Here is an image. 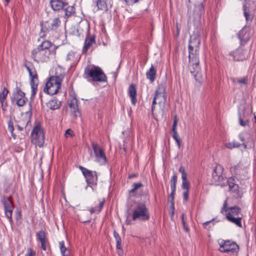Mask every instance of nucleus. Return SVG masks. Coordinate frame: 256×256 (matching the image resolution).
Returning a JSON list of instances; mask_svg holds the SVG:
<instances>
[{
    "mask_svg": "<svg viewBox=\"0 0 256 256\" xmlns=\"http://www.w3.org/2000/svg\"><path fill=\"white\" fill-rule=\"evenodd\" d=\"M200 44V39L199 35L194 34L190 36L188 44L189 66L190 73L194 77L196 80L198 82H200L202 79L199 66Z\"/></svg>",
    "mask_w": 256,
    "mask_h": 256,
    "instance_id": "f257e3e1",
    "label": "nucleus"
},
{
    "mask_svg": "<svg viewBox=\"0 0 256 256\" xmlns=\"http://www.w3.org/2000/svg\"><path fill=\"white\" fill-rule=\"evenodd\" d=\"M61 22L58 17H56L48 20L40 22V38H50L60 25Z\"/></svg>",
    "mask_w": 256,
    "mask_h": 256,
    "instance_id": "f03ea898",
    "label": "nucleus"
},
{
    "mask_svg": "<svg viewBox=\"0 0 256 256\" xmlns=\"http://www.w3.org/2000/svg\"><path fill=\"white\" fill-rule=\"evenodd\" d=\"M84 78L89 82H107V77L103 70L98 66L86 68L84 71Z\"/></svg>",
    "mask_w": 256,
    "mask_h": 256,
    "instance_id": "7ed1b4c3",
    "label": "nucleus"
},
{
    "mask_svg": "<svg viewBox=\"0 0 256 256\" xmlns=\"http://www.w3.org/2000/svg\"><path fill=\"white\" fill-rule=\"evenodd\" d=\"M150 218V214L146 204L142 202L136 203L134 208L132 219L134 220L147 221Z\"/></svg>",
    "mask_w": 256,
    "mask_h": 256,
    "instance_id": "20e7f679",
    "label": "nucleus"
},
{
    "mask_svg": "<svg viewBox=\"0 0 256 256\" xmlns=\"http://www.w3.org/2000/svg\"><path fill=\"white\" fill-rule=\"evenodd\" d=\"M64 78V74L52 76L46 84L44 92L50 95L56 94L60 89L62 82Z\"/></svg>",
    "mask_w": 256,
    "mask_h": 256,
    "instance_id": "39448f33",
    "label": "nucleus"
},
{
    "mask_svg": "<svg viewBox=\"0 0 256 256\" xmlns=\"http://www.w3.org/2000/svg\"><path fill=\"white\" fill-rule=\"evenodd\" d=\"M31 142L36 146L42 147L44 142V133L39 123L36 124L31 132Z\"/></svg>",
    "mask_w": 256,
    "mask_h": 256,
    "instance_id": "423d86ee",
    "label": "nucleus"
},
{
    "mask_svg": "<svg viewBox=\"0 0 256 256\" xmlns=\"http://www.w3.org/2000/svg\"><path fill=\"white\" fill-rule=\"evenodd\" d=\"M224 168L221 165H216L214 168L212 173V180L216 185H220L222 187L226 186L224 182L226 177L223 174Z\"/></svg>",
    "mask_w": 256,
    "mask_h": 256,
    "instance_id": "0eeeda50",
    "label": "nucleus"
},
{
    "mask_svg": "<svg viewBox=\"0 0 256 256\" xmlns=\"http://www.w3.org/2000/svg\"><path fill=\"white\" fill-rule=\"evenodd\" d=\"M24 66L28 72L30 76V84L32 88V94L30 98L34 97L37 91L38 86V76L35 69L33 70L30 68V66L27 64H24Z\"/></svg>",
    "mask_w": 256,
    "mask_h": 256,
    "instance_id": "6e6552de",
    "label": "nucleus"
},
{
    "mask_svg": "<svg viewBox=\"0 0 256 256\" xmlns=\"http://www.w3.org/2000/svg\"><path fill=\"white\" fill-rule=\"evenodd\" d=\"M79 168L82 171L84 176L86 178L88 184L92 186H96L98 182V176L96 171H92L87 169L82 166H80Z\"/></svg>",
    "mask_w": 256,
    "mask_h": 256,
    "instance_id": "1a4fd4ad",
    "label": "nucleus"
},
{
    "mask_svg": "<svg viewBox=\"0 0 256 256\" xmlns=\"http://www.w3.org/2000/svg\"><path fill=\"white\" fill-rule=\"evenodd\" d=\"M50 50H41L36 48L32 52V57L34 60L38 62H46L49 59Z\"/></svg>",
    "mask_w": 256,
    "mask_h": 256,
    "instance_id": "9d476101",
    "label": "nucleus"
},
{
    "mask_svg": "<svg viewBox=\"0 0 256 256\" xmlns=\"http://www.w3.org/2000/svg\"><path fill=\"white\" fill-rule=\"evenodd\" d=\"M253 34L252 28L245 26L238 34V38L240 40V44L244 46Z\"/></svg>",
    "mask_w": 256,
    "mask_h": 256,
    "instance_id": "9b49d317",
    "label": "nucleus"
},
{
    "mask_svg": "<svg viewBox=\"0 0 256 256\" xmlns=\"http://www.w3.org/2000/svg\"><path fill=\"white\" fill-rule=\"evenodd\" d=\"M230 55L233 56L234 60L236 61H242L248 58V52L245 48L244 46L240 44L236 50L230 53Z\"/></svg>",
    "mask_w": 256,
    "mask_h": 256,
    "instance_id": "f8f14e48",
    "label": "nucleus"
},
{
    "mask_svg": "<svg viewBox=\"0 0 256 256\" xmlns=\"http://www.w3.org/2000/svg\"><path fill=\"white\" fill-rule=\"evenodd\" d=\"M220 246L219 250L222 252H236L238 250V245L236 242L230 240H222L220 242Z\"/></svg>",
    "mask_w": 256,
    "mask_h": 256,
    "instance_id": "ddd939ff",
    "label": "nucleus"
},
{
    "mask_svg": "<svg viewBox=\"0 0 256 256\" xmlns=\"http://www.w3.org/2000/svg\"><path fill=\"white\" fill-rule=\"evenodd\" d=\"M28 99L25 96V93L19 87L16 88V91L14 92V96L11 98L12 102H16L18 106H24Z\"/></svg>",
    "mask_w": 256,
    "mask_h": 256,
    "instance_id": "4468645a",
    "label": "nucleus"
},
{
    "mask_svg": "<svg viewBox=\"0 0 256 256\" xmlns=\"http://www.w3.org/2000/svg\"><path fill=\"white\" fill-rule=\"evenodd\" d=\"M92 146L98 162L102 164H104L107 162L106 156L104 150L98 144L92 142Z\"/></svg>",
    "mask_w": 256,
    "mask_h": 256,
    "instance_id": "2eb2a0df",
    "label": "nucleus"
},
{
    "mask_svg": "<svg viewBox=\"0 0 256 256\" xmlns=\"http://www.w3.org/2000/svg\"><path fill=\"white\" fill-rule=\"evenodd\" d=\"M4 208V213L10 222H12V214L14 210V204L10 197L4 198L2 201Z\"/></svg>",
    "mask_w": 256,
    "mask_h": 256,
    "instance_id": "dca6fc26",
    "label": "nucleus"
},
{
    "mask_svg": "<svg viewBox=\"0 0 256 256\" xmlns=\"http://www.w3.org/2000/svg\"><path fill=\"white\" fill-rule=\"evenodd\" d=\"M154 97L156 98L158 104H164L166 100V86L162 84H158L154 93Z\"/></svg>",
    "mask_w": 256,
    "mask_h": 256,
    "instance_id": "f3484780",
    "label": "nucleus"
},
{
    "mask_svg": "<svg viewBox=\"0 0 256 256\" xmlns=\"http://www.w3.org/2000/svg\"><path fill=\"white\" fill-rule=\"evenodd\" d=\"M220 212L222 214H230L232 216H239L241 212V209L238 206L227 207V201L225 200L222 208Z\"/></svg>",
    "mask_w": 256,
    "mask_h": 256,
    "instance_id": "a211bd4d",
    "label": "nucleus"
},
{
    "mask_svg": "<svg viewBox=\"0 0 256 256\" xmlns=\"http://www.w3.org/2000/svg\"><path fill=\"white\" fill-rule=\"evenodd\" d=\"M78 100L75 96L68 100L70 112L76 118L80 116V112L78 106Z\"/></svg>",
    "mask_w": 256,
    "mask_h": 256,
    "instance_id": "6ab92c4d",
    "label": "nucleus"
},
{
    "mask_svg": "<svg viewBox=\"0 0 256 256\" xmlns=\"http://www.w3.org/2000/svg\"><path fill=\"white\" fill-rule=\"evenodd\" d=\"M50 4L52 8L54 11L62 10L68 5V3L64 0H50Z\"/></svg>",
    "mask_w": 256,
    "mask_h": 256,
    "instance_id": "aec40b11",
    "label": "nucleus"
},
{
    "mask_svg": "<svg viewBox=\"0 0 256 256\" xmlns=\"http://www.w3.org/2000/svg\"><path fill=\"white\" fill-rule=\"evenodd\" d=\"M204 6L203 2L196 5L194 7L193 16L196 20H200L201 18L202 14L204 12Z\"/></svg>",
    "mask_w": 256,
    "mask_h": 256,
    "instance_id": "412c9836",
    "label": "nucleus"
},
{
    "mask_svg": "<svg viewBox=\"0 0 256 256\" xmlns=\"http://www.w3.org/2000/svg\"><path fill=\"white\" fill-rule=\"evenodd\" d=\"M128 94L130 98L132 104L135 105L137 102V98L136 86L134 84H131L129 86Z\"/></svg>",
    "mask_w": 256,
    "mask_h": 256,
    "instance_id": "4be33fe9",
    "label": "nucleus"
},
{
    "mask_svg": "<svg viewBox=\"0 0 256 256\" xmlns=\"http://www.w3.org/2000/svg\"><path fill=\"white\" fill-rule=\"evenodd\" d=\"M94 36H87L84 41V45L82 48V52L86 53L88 50L90 48L92 44L96 43Z\"/></svg>",
    "mask_w": 256,
    "mask_h": 256,
    "instance_id": "5701e85b",
    "label": "nucleus"
},
{
    "mask_svg": "<svg viewBox=\"0 0 256 256\" xmlns=\"http://www.w3.org/2000/svg\"><path fill=\"white\" fill-rule=\"evenodd\" d=\"M234 179L232 178H229L228 179L226 178L224 180L226 186L228 185L230 190L236 193H238L239 192L238 186L234 182Z\"/></svg>",
    "mask_w": 256,
    "mask_h": 256,
    "instance_id": "b1692460",
    "label": "nucleus"
},
{
    "mask_svg": "<svg viewBox=\"0 0 256 256\" xmlns=\"http://www.w3.org/2000/svg\"><path fill=\"white\" fill-rule=\"evenodd\" d=\"M46 106L52 110H56L60 107L61 102L57 98H54L46 104Z\"/></svg>",
    "mask_w": 256,
    "mask_h": 256,
    "instance_id": "393cba45",
    "label": "nucleus"
},
{
    "mask_svg": "<svg viewBox=\"0 0 256 256\" xmlns=\"http://www.w3.org/2000/svg\"><path fill=\"white\" fill-rule=\"evenodd\" d=\"M226 218L230 222L234 224L238 227L242 228L241 216H232L230 214H226Z\"/></svg>",
    "mask_w": 256,
    "mask_h": 256,
    "instance_id": "a878e982",
    "label": "nucleus"
},
{
    "mask_svg": "<svg viewBox=\"0 0 256 256\" xmlns=\"http://www.w3.org/2000/svg\"><path fill=\"white\" fill-rule=\"evenodd\" d=\"M156 69L152 65L149 70L146 73L147 78L150 80L151 82H154L156 80Z\"/></svg>",
    "mask_w": 256,
    "mask_h": 256,
    "instance_id": "bb28decb",
    "label": "nucleus"
},
{
    "mask_svg": "<svg viewBox=\"0 0 256 256\" xmlns=\"http://www.w3.org/2000/svg\"><path fill=\"white\" fill-rule=\"evenodd\" d=\"M52 46V44L49 40H44L36 48L41 49V50H50L49 48Z\"/></svg>",
    "mask_w": 256,
    "mask_h": 256,
    "instance_id": "cd10ccee",
    "label": "nucleus"
},
{
    "mask_svg": "<svg viewBox=\"0 0 256 256\" xmlns=\"http://www.w3.org/2000/svg\"><path fill=\"white\" fill-rule=\"evenodd\" d=\"M63 10L65 12V18H68L75 14V8L74 6L67 5Z\"/></svg>",
    "mask_w": 256,
    "mask_h": 256,
    "instance_id": "c85d7f7f",
    "label": "nucleus"
},
{
    "mask_svg": "<svg viewBox=\"0 0 256 256\" xmlns=\"http://www.w3.org/2000/svg\"><path fill=\"white\" fill-rule=\"evenodd\" d=\"M59 246L62 256H69L70 254V250L68 248L65 246L64 242V241H61L59 242Z\"/></svg>",
    "mask_w": 256,
    "mask_h": 256,
    "instance_id": "c756f323",
    "label": "nucleus"
},
{
    "mask_svg": "<svg viewBox=\"0 0 256 256\" xmlns=\"http://www.w3.org/2000/svg\"><path fill=\"white\" fill-rule=\"evenodd\" d=\"M96 6L98 10L107 11L108 10L106 0H98Z\"/></svg>",
    "mask_w": 256,
    "mask_h": 256,
    "instance_id": "7c9ffc66",
    "label": "nucleus"
},
{
    "mask_svg": "<svg viewBox=\"0 0 256 256\" xmlns=\"http://www.w3.org/2000/svg\"><path fill=\"white\" fill-rule=\"evenodd\" d=\"M104 202H105V200L102 199V200H100V202L98 206L92 208L90 209V213L93 214V213H95V212H97V213L100 212L104 206Z\"/></svg>",
    "mask_w": 256,
    "mask_h": 256,
    "instance_id": "2f4dec72",
    "label": "nucleus"
},
{
    "mask_svg": "<svg viewBox=\"0 0 256 256\" xmlns=\"http://www.w3.org/2000/svg\"><path fill=\"white\" fill-rule=\"evenodd\" d=\"M231 80L234 83L237 82L246 86L248 84V77L247 76L242 78H232Z\"/></svg>",
    "mask_w": 256,
    "mask_h": 256,
    "instance_id": "473e14b6",
    "label": "nucleus"
},
{
    "mask_svg": "<svg viewBox=\"0 0 256 256\" xmlns=\"http://www.w3.org/2000/svg\"><path fill=\"white\" fill-rule=\"evenodd\" d=\"M8 92V90L6 88H4L2 92L0 93V102L2 104V108H4V101H5L6 99Z\"/></svg>",
    "mask_w": 256,
    "mask_h": 256,
    "instance_id": "72a5a7b5",
    "label": "nucleus"
},
{
    "mask_svg": "<svg viewBox=\"0 0 256 256\" xmlns=\"http://www.w3.org/2000/svg\"><path fill=\"white\" fill-rule=\"evenodd\" d=\"M143 186V184L142 182H138V183H134L132 184V188L129 190V194H132L133 196H136V192L140 188H142Z\"/></svg>",
    "mask_w": 256,
    "mask_h": 256,
    "instance_id": "f704fd0d",
    "label": "nucleus"
},
{
    "mask_svg": "<svg viewBox=\"0 0 256 256\" xmlns=\"http://www.w3.org/2000/svg\"><path fill=\"white\" fill-rule=\"evenodd\" d=\"M36 239L40 242L47 240L46 234L44 230H40L36 233Z\"/></svg>",
    "mask_w": 256,
    "mask_h": 256,
    "instance_id": "c9c22d12",
    "label": "nucleus"
},
{
    "mask_svg": "<svg viewBox=\"0 0 256 256\" xmlns=\"http://www.w3.org/2000/svg\"><path fill=\"white\" fill-rule=\"evenodd\" d=\"M244 14L245 16L246 20L247 22H252L253 20L254 16L247 10L246 6H244Z\"/></svg>",
    "mask_w": 256,
    "mask_h": 256,
    "instance_id": "e433bc0d",
    "label": "nucleus"
},
{
    "mask_svg": "<svg viewBox=\"0 0 256 256\" xmlns=\"http://www.w3.org/2000/svg\"><path fill=\"white\" fill-rule=\"evenodd\" d=\"M226 146L229 149H232L234 148H236L240 146V144L236 142L233 141L232 142H230L226 143L225 144Z\"/></svg>",
    "mask_w": 256,
    "mask_h": 256,
    "instance_id": "4c0bfd02",
    "label": "nucleus"
},
{
    "mask_svg": "<svg viewBox=\"0 0 256 256\" xmlns=\"http://www.w3.org/2000/svg\"><path fill=\"white\" fill-rule=\"evenodd\" d=\"M182 188L184 190H189L190 188V184L187 180V178H182Z\"/></svg>",
    "mask_w": 256,
    "mask_h": 256,
    "instance_id": "58836bf2",
    "label": "nucleus"
},
{
    "mask_svg": "<svg viewBox=\"0 0 256 256\" xmlns=\"http://www.w3.org/2000/svg\"><path fill=\"white\" fill-rule=\"evenodd\" d=\"M177 182V176L174 174L172 176L170 180V188L172 190H176V184Z\"/></svg>",
    "mask_w": 256,
    "mask_h": 256,
    "instance_id": "ea45409f",
    "label": "nucleus"
},
{
    "mask_svg": "<svg viewBox=\"0 0 256 256\" xmlns=\"http://www.w3.org/2000/svg\"><path fill=\"white\" fill-rule=\"evenodd\" d=\"M8 130L10 132L12 136L14 138V139L16 138V134L14 133V123L11 120L8 121Z\"/></svg>",
    "mask_w": 256,
    "mask_h": 256,
    "instance_id": "a19ab883",
    "label": "nucleus"
},
{
    "mask_svg": "<svg viewBox=\"0 0 256 256\" xmlns=\"http://www.w3.org/2000/svg\"><path fill=\"white\" fill-rule=\"evenodd\" d=\"M172 137L174 139V140L176 142V143L178 144V146L179 148H180V142H181V140L180 137L179 136L178 133L177 132H174Z\"/></svg>",
    "mask_w": 256,
    "mask_h": 256,
    "instance_id": "79ce46f5",
    "label": "nucleus"
},
{
    "mask_svg": "<svg viewBox=\"0 0 256 256\" xmlns=\"http://www.w3.org/2000/svg\"><path fill=\"white\" fill-rule=\"evenodd\" d=\"M185 216H186L185 214L184 213L182 214L181 216L182 224L183 228L185 232H188L190 231V228L186 224V222L185 220Z\"/></svg>",
    "mask_w": 256,
    "mask_h": 256,
    "instance_id": "37998d69",
    "label": "nucleus"
},
{
    "mask_svg": "<svg viewBox=\"0 0 256 256\" xmlns=\"http://www.w3.org/2000/svg\"><path fill=\"white\" fill-rule=\"evenodd\" d=\"M176 193V190H172V192L169 195L168 198V201L172 204V208L174 207V194Z\"/></svg>",
    "mask_w": 256,
    "mask_h": 256,
    "instance_id": "c03bdc74",
    "label": "nucleus"
},
{
    "mask_svg": "<svg viewBox=\"0 0 256 256\" xmlns=\"http://www.w3.org/2000/svg\"><path fill=\"white\" fill-rule=\"evenodd\" d=\"M238 120L240 124L243 126H246L248 122V120H244L240 114H239Z\"/></svg>",
    "mask_w": 256,
    "mask_h": 256,
    "instance_id": "a18cd8bd",
    "label": "nucleus"
},
{
    "mask_svg": "<svg viewBox=\"0 0 256 256\" xmlns=\"http://www.w3.org/2000/svg\"><path fill=\"white\" fill-rule=\"evenodd\" d=\"M179 172L182 174V178H187V174L185 172V168L183 166H180L179 168Z\"/></svg>",
    "mask_w": 256,
    "mask_h": 256,
    "instance_id": "49530a36",
    "label": "nucleus"
},
{
    "mask_svg": "<svg viewBox=\"0 0 256 256\" xmlns=\"http://www.w3.org/2000/svg\"><path fill=\"white\" fill-rule=\"evenodd\" d=\"M36 254V252L31 248H28L27 250L26 256H35Z\"/></svg>",
    "mask_w": 256,
    "mask_h": 256,
    "instance_id": "de8ad7c7",
    "label": "nucleus"
},
{
    "mask_svg": "<svg viewBox=\"0 0 256 256\" xmlns=\"http://www.w3.org/2000/svg\"><path fill=\"white\" fill-rule=\"evenodd\" d=\"M240 167V165L238 164L236 166H234L231 167L230 171L232 172H234L236 174H238L239 172L238 170V168Z\"/></svg>",
    "mask_w": 256,
    "mask_h": 256,
    "instance_id": "09e8293b",
    "label": "nucleus"
},
{
    "mask_svg": "<svg viewBox=\"0 0 256 256\" xmlns=\"http://www.w3.org/2000/svg\"><path fill=\"white\" fill-rule=\"evenodd\" d=\"M189 190H185L183 193V198L184 201H187L188 198Z\"/></svg>",
    "mask_w": 256,
    "mask_h": 256,
    "instance_id": "8fccbe9b",
    "label": "nucleus"
},
{
    "mask_svg": "<svg viewBox=\"0 0 256 256\" xmlns=\"http://www.w3.org/2000/svg\"><path fill=\"white\" fill-rule=\"evenodd\" d=\"M74 58V53L72 52H69L66 58L67 60H72Z\"/></svg>",
    "mask_w": 256,
    "mask_h": 256,
    "instance_id": "3c124183",
    "label": "nucleus"
},
{
    "mask_svg": "<svg viewBox=\"0 0 256 256\" xmlns=\"http://www.w3.org/2000/svg\"><path fill=\"white\" fill-rule=\"evenodd\" d=\"M114 237L115 238L116 242H118L120 241H122L121 238L119 234L116 232V231L114 232Z\"/></svg>",
    "mask_w": 256,
    "mask_h": 256,
    "instance_id": "603ef678",
    "label": "nucleus"
},
{
    "mask_svg": "<svg viewBox=\"0 0 256 256\" xmlns=\"http://www.w3.org/2000/svg\"><path fill=\"white\" fill-rule=\"evenodd\" d=\"M65 135L66 137L68 136H70V137H72L74 135V133L72 130L69 128L66 131Z\"/></svg>",
    "mask_w": 256,
    "mask_h": 256,
    "instance_id": "864d4df0",
    "label": "nucleus"
},
{
    "mask_svg": "<svg viewBox=\"0 0 256 256\" xmlns=\"http://www.w3.org/2000/svg\"><path fill=\"white\" fill-rule=\"evenodd\" d=\"M157 99L156 98L154 97L153 98L152 102V112H153L155 108V105L158 103L157 102Z\"/></svg>",
    "mask_w": 256,
    "mask_h": 256,
    "instance_id": "5fc2aeb1",
    "label": "nucleus"
},
{
    "mask_svg": "<svg viewBox=\"0 0 256 256\" xmlns=\"http://www.w3.org/2000/svg\"><path fill=\"white\" fill-rule=\"evenodd\" d=\"M176 126H177V120L176 118V117H175L172 126V132H176Z\"/></svg>",
    "mask_w": 256,
    "mask_h": 256,
    "instance_id": "6e6d98bb",
    "label": "nucleus"
},
{
    "mask_svg": "<svg viewBox=\"0 0 256 256\" xmlns=\"http://www.w3.org/2000/svg\"><path fill=\"white\" fill-rule=\"evenodd\" d=\"M46 242L47 240L40 242L41 248L44 250H46Z\"/></svg>",
    "mask_w": 256,
    "mask_h": 256,
    "instance_id": "4d7b16f0",
    "label": "nucleus"
},
{
    "mask_svg": "<svg viewBox=\"0 0 256 256\" xmlns=\"http://www.w3.org/2000/svg\"><path fill=\"white\" fill-rule=\"evenodd\" d=\"M128 4H132L138 2L140 0H124Z\"/></svg>",
    "mask_w": 256,
    "mask_h": 256,
    "instance_id": "13d9d810",
    "label": "nucleus"
},
{
    "mask_svg": "<svg viewBox=\"0 0 256 256\" xmlns=\"http://www.w3.org/2000/svg\"><path fill=\"white\" fill-rule=\"evenodd\" d=\"M117 253L119 256H122L124 252L122 248H116Z\"/></svg>",
    "mask_w": 256,
    "mask_h": 256,
    "instance_id": "bf43d9fd",
    "label": "nucleus"
},
{
    "mask_svg": "<svg viewBox=\"0 0 256 256\" xmlns=\"http://www.w3.org/2000/svg\"><path fill=\"white\" fill-rule=\"evenodd\" d=\"M213 220H214V219H212V220H211L207 221V222H204V223L203 224V226H204V228H206V226H208V224H210V222L212 221Z\"/></svg>",
    "mask_w": 256,
    "mask_h": 256,
    "instance_id": "052dcab7",
    "label": "nucleus"
},
{
    "mask_svg": "<svg viewBox=\"0 0 256 256\" xmlns=\"http://www.w3.org/2000/svg\"><path fill=\"white\" fill-rule=\"evenodd\" d=\"M116 248H122V241H120L118 242H116Z\"/></svg>",
    "mask_w": 256,
    "mask_h": 256,
    "instance_id": "680f3d73",
    "label": "nucleus"
},
{
    "mask_svg": "<svg viewBox=\"0 0 256 256\" xmlns=\"http://www.w3.org/2000/svg\"><path fill=\"white\" fill-rule=\"evenodd\" d=\"M21 218V213L20 212L18 211L16 212V220H18V218Z\"/></svg>",
    "mask_w": 256,
    "mask_h": 256,
    "instance_id": "e2e57ef3",
    "label": "nucleus"
},
{
    "mask_svg": "<svg viewBox=\"0 0 256 256\" xmlns=\"http://www.w3.org/2000/svg\"><path fill=\"white\" fill-rule=\"evenodd\" d=\"M239 138L242 142L244 141V136L242 134H240L239 135Z\"/></svg>",
    "mask_w": 256,
    "mask_h": 256,
    "instance_id": "0e129e2a",
    "label": "nucleus"
},
{
    "mask_svg": "<svg viewBox=\"0 0 256 256\" xmlns=\"http://www.w3.org/2000/svg\"><path fill=\"white\" fill-rule=\"evenodd\" d=\"M7 106V103L4 101V108H2L4 111L6 110V108Z\"/></svg>",
    "mask_w": 256,
    "mask_h": 256,
    "instance_id": "69168bd1",
    "label": "nucleus"
},
{
    "mask_svg": "<svg viewBox=\"0 0 256 256\" xmlns=\"http://www.w3.org/2000/svg\"><path fill=\"white\" fill-rule=\"evenodd\" d=\"M17 128H18L20 130H23V127L22 126H20L19 125H18L17 126Z\"/></svg>",
    "mask_w": 256,
    "mask_h": 256,
    "instance_id": "338daca9",
    "label": "nucleus"
},
{
    "mask_svg": "<svg viewBox=\"0 0 256 256\" xmlns=\"http://www.w3.org/2000/svg\"><path fill=\"white\" fill-rule=\"evenodd\" d=\"M136 176L135 174H132V175H130L128 177L130 178H132L135 177Z\"/></svg>",
    "mask_w": 256,
    "mask_h": 256,
    "instance_id": "774afa93",
    "label": "nucleus"
}]
</instances>
